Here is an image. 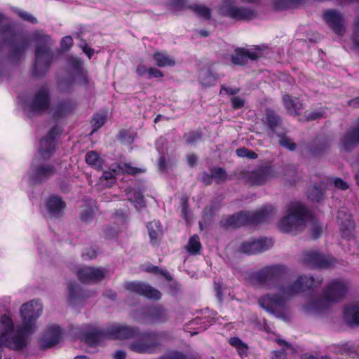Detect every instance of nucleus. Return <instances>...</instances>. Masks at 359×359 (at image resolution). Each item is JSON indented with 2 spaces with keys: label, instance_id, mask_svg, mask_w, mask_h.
Segmentation results:
<instances>
[{
  "label": "nucleus",
  "instance_id": "obj_2",
  "mask_svg": "<svg viewBox=\"0 0 359 359\" xmlns=\"http://www.w3.org/2000/svg\"><path fill=\"white\" fill-rule=\"evenodd\" d=\"M51 38L39 31L34 32L33 40L36 43L34 50V62L32 74L34 78H42L48 72L53 60L54 53L51 50Z\"/></svg>",
  "mask_w": 359,
  "mask_h": 359
},
{
  "label": "nucleus",
  "instance_id": "obj_23",
  "mask_svg": "<svg viewBox=\"0 0 359 359\" xmlns=\"http://www.w3.org/2000/svg\"><path fill=\"white\" fill-rule=\"evenodd\" d=\"M337 222L340 225L341 236L344 238L350 237L355 229V222L349 214L339 210L337 215Z\"/></svg>",
  "mask_w": 359,
  "mask_h": 359
},
{
  "label": "nucleus",
  "instance_id": "obj_5",
  "mask_svg": "<svg viewBox=\"0 0 359 359\" xmlns=\"http://www.w3.org/2000/svg\"><path fill=\"white\" fill-rule=\"evenodd\" d=\"M8 34V36L4 39V42L9 46L8 58L10 60L19 62L29 46V41L25 37H21L15 42L16 33L10 25L3 26L0 29V34Z\"/></svg>",
  "mask_w": 359,
  "mask_h": 359
},
{
  "label": "nucleus",
  "instance_id": "obj_22",
  "mask_svg": "<svg viewBox=\"0 0 359 359\" xmlns=\"http://www.w3.org/2000/svg\"><path fill=\"white\" fill-rule=\"evenodd\" d=\"M76 107V102L70 99L60 100L53 108V118L56 120L62 118L72 114Z\"/></svg>",
  "mask_w": 359,
  "mask_h": 359
},
{
  "label": "nucleus",
  "instance_id": "obj_56",
  "mask_svg": "<svg viewBox=\"0 0 359 359\" xmlns=\"http://www.w3.org/2000/svg\"><path fill=\"white\" fill-rule=\"evenodd\" d=\"M158 359H196L195 358H188L187 356L184 355V354L180 353V352H171L168 354H165L163 355L162 357H160Z\"/></svg>",
  "mask_w": 359,
  "mask_h": 359
},
{
  "label": "nucleus",
  "instance_id": "obj_18",
  "mask_svg": "<svg viewBox=\"0 0 359 359\" xmlns=\"http://www.w3.org/2000/svg\"><path fill=\"white\" fill-rule=\"evenodd\" d=\"M271 172V167L262 166L250 172H243L242 175L252 185L260 186L266 183Z\"/></svg>",
  "mask_w": 359,
  "mask_h": 359
},
{
  "label": "nucleus",
  "instance_id": "obj_11",
  "mask_svg": "<svg viewBox=\"0 0 359 359\" xmlns=\"http://www.w3.org/2000/svg\"><path fill=\"white\" fill-rule=\"evenodd\" d=\"M107 273V270L104 268L83 266L78 269L76 276L83 284H97L104 280Z\"/></svg>",
  "mask_w": 359,
  "mask_h": 359
},
{
  "label": "nucleus",
  "instance_id": "obj_30",
  "mask_svg": "<svg viewBox=\"0 0 359 359\" xmlns=\"http://www.w3.org/2000/svg\"><path fill=\"white\" fill-rule=\"evenodd\" d=\"M328 148L326 138L316 137L308 146V152L313 157H318L324 154Z\"/></svg>",
  "mask_w": 359,
  "mask_h": 359
},
{
  "label": "nucleus",
  "instance_id": "obj_8",
  "mask_svg": "<svg viewBox=\"0 0 359 359\" xmlns=\"http://www.w3.org/2000/svg\"><path fill=\"white\" fill-rule=\"evenodd\" d=\"M262 123L269 135H280L286 129L283 117L271 108L265 109Z\"/></svg>",
  "mask_w": 359,
  "mask_h": 359
},
{
  "label": "nucleus",
  "instance_id": "obj_20",
  "mask_svg": "<svg viewBox=\"0 0 359 359\" xmlns=\"http://www.w3.org/2000/svg\"><path fill=\"white\" fill-rule=\"evenodd\" d=\"M286 294L287 293L267 294L259 299V304L267 311L272 312L275 309L282 307L285 305L283 294Z\"/></svg>",
  "mask_w": 359,
  "mask_h": 359
},
{
  "label": "nucleus",
  "instance_id": "obj_50",
  "mask_svg": "<svg viewBox=\"0 0 359 359\" xmlns=\"http://www.w3.org/2000/svg\"><path fill=\"white\" fill-rule=\"evenodd\" d=\"M236 154L238 156L244 158L246 157L249 159H256L258 157L257 153L253 151L248 149L246 147H240L236 150Z\"/></svg>",
  "mask_w": 359,
  "mask_h": 359
},
{
  "label": "nucleus",
  "instance_id": "obj_49",
  "mask_svg": "<svg viewBox=\"0 0 359 359\" xmlns=\"http://www.w3.org/2000/svg\"><path fill=\"white\" fill-rule=\"evenodd\" d=\"M106 121L107 116L105 114L99 113L94 114L92 123V126L93 127V132L100 128L105 123Z\"/></svg>",
  "mask_w": 359,
  "mask_h": 359
},
{
  "label": "nucleus",
  "instance_id": "obj_54",
  "mask_svg": "<svg viewBox=\"0 0 359 359\" xmlns=\"http://www.w3.org/2000/svg\"><path fill=\"white\" fill-rule=\"evenodd\" d=\"M229 341L231 345L238 348L240 354L247 349V346L238 337H231Z\"/></svg>",
  "mask_w": 359,
  "mask_h": 359
},
{
  "label": "nucleus",
  "instance_id": "obj_14",
  "mask_svg": "<svg viewBox=\"0 0 359 359\" xmlns=\"http://www.w3.org/2000/svg\"><path fill=\"white\" fill-rule=\"evenodd\" d=\"M104 333L112 339H133L138 335L139 329L126 325L114 323L104 327Z\"/></svg>",
  "mask_w": 359,
  "mask_h": 359
},
{
  "label": "nucleus",
  "instance_id": "obj_53",
  "mask_svg": "<svg viewBox=\"0 0 359 359\" xmlns=\"http://www.w3.org/2000/svg\"><path fill=\"white\" fill-rule=\"evenodd\" d=\"M353 25L354 29L352 34V40L354 46L356 48H359V15L355 18Z\"/></svg>",
  "mask_w": 359,
  "mask_h": 359
},
{
  "label": "nucleus",
  "instance_id": "obj_26",
  "mask_svg": "<svg viewBox=\"0 0 359 359\" xmlns=\"http://www.w3.org/2000/svg\"><path fill=\"white\" fill-rule=\"evenodd\" d=\"M359 144V126L348 130L341 140V147L346 151H351Z\"/></svg>",
  "mask_w": 359,
  "mask_h": 359
},
{
  "label": "nucleus",
  "instance_id": "obj_7",
  "mask_svg": "<svg viewBox=\"0 0 359 359\" xmlns=\"http://www.w3.org/2000/svg\"><path fill=\"white\" fill-rule=\"evenodd\" d=\"M63 132L61 126L55 125L48 131L47 135L40 140L38 153L43 160H48L56 150V139Z\"/></svg>",
  "mask_w": 359,
  "mask_h": 359
},
{
  "label": "nucleus",
  "instance_id": "obj_57",
  "mask_svg": "<svg viewBox=\"0 0 359 359\" xmlns=\"http://www.w3.org/2000/svg\"><path fill=\"white\" fill-rule=\"evenodd\" d=\"M273 5L276 11H285L291 8L287 0H273Z\"/></svg>",
  "mask_w": 359,
  "mask_h": 359
},
{
  "label": "nucleus",
  "instance_id": "obj_44",
  "mask_svg": "<svg viewBox=\"0 0 359 359\" xmlns=\"http://www.w3.org/2000/svg\"><path fill=\"white\" fill-rule=\"evenodd\" d=\"M189 8L191 9L198 16L202 17L207 20H210L211 18V11L205 6L193 4L189 6Z\"/></svg>",
  "mask_w": 359,
  "mask_h": 359
},
{
  "label": "nucleus",
  "instance_id": "obj_51",
  "mask_svg": "<svg viewBox=\"0 0 359 359\" xmlns=\"http://www.w3.org/2000/svg\"><path fill=\"white\" fill-rule=\"evenodd\" d=\"M118 139L123 144H132L134 141L130 130L126 129H122L119 131Z\"/></svg>",
  "mask_w": 359,
  "mask_h": 359
},
{
  "label": "nucleus",
  "instance_id": "obj_42",
  "mask_svg": "<svg viewBox=\"0 0 359 359\" xmlns=\"http://www.w3.org/2000/svg\"><path fill=\"white\" fill-rule=\"evenodd\" d=\"M277 342L279 345L284 346V348L280 351H275L273 359H285L287 351H290L291 353H294V348L285 340L278 339Z\"/></svg>",
  "mask_w": 359,
  "mask_h": 359
},
{
  "label": "nucleus",
  "instance_id": "obj_1",
  "mask_svg": "<svg viewBox=\"0 0 359 359\" xmlns=\"http://www.w3.org/2000/svg\"><path fill=\"white\" fill-rule=\"evenodd\" d=\"M246 279L252 285L276 288L279 292H306L319 285L323 278L312 276H299L293 283H287V269L283 265L273 264L248 274Z\"/></svg>",
  "mask_w": 359,
  "mask_h": 359
},
{
  "label": "nucleus",
  "instance_id": "obj_33",
  "mask_svg": "<svg viewBox=\"0 0 359 359\" xmlns=\"http://www.w3.org/2000/svg\"><path fill=\"white\" fill-rule=\"evenodd\" d=\"M283 104L290 114L299 115L303 109V104L298 98L293 99L289 95L283 97Z\"/></svg>",
  "mask_w": 359,
  "mask_h": 359
},
{
  "label": "nucleus",
  "instance_id": "obj_43",
  "mask_svg": "<svg viewBox=\"0 0 359 359\" xmlns=\"http://www.w3.org/2000/svg\"><path fill=\"white\" fill-rule=\"evenodd\" d=\"M279 137L280 146L287 149L289 151H294L297 148V144L289 137L286 135V130L280 133V135H276Z\"/></svg>",
  "mask_w": 359,
  "mask_h": 359
},
{
  "label": "nucleus",
  "instance_id": "obj_24",
  "mask_svg": "<svg viewBox=\"0 0 359 359\" xmlns=\"http://www.w3.org/2000/svg\"><path fill=\"white\" fill-rule=\"evenodd\" d=\"M61 330L58 326L54 325L48 328L46 333L40 340V346L44 349L55 346L60 340Z\"/></svg>",
  "mask_w": 359,
  "mask_h": 359
},
{
  "label": "nucleus",
  "instance_id": "obj_25",
  "mask_svg": "<svg viewBox=\"0 0 359 359\" xmlns=\"http://www.w3.org/2000/svg\"><path fill=\"white\" fill-rule=\"evenodd\" d=\"M46 207L50 215L53 217H58L66 208V203L61 196L50 195L46 202Z\"/></svg>",
  "mask_w": 359,
  "mask_h": 359
},
{
  "label": "nucleus",
  "instance_id": "obj_38",
  "mask_svg": "<svg viewBox=\"0 0 359 359\" xmlns=\"http://www.w3.org/2000/svg\"><path fill=\"white\" fill-rule=\"evenodd\" d=\"M337 351L344 355L353 358L358 356V347L351 342H346L339 345L337 347Z\"/></svg>",
  "mask_w": 359,
  "mask_h": 359
},
{
  "label": "nucleus",
  "instance_id": "obj_40",
  "mask_svg": "<svg viewBox=\"0 0 359 359\" xmlns=\"http://www.w3.org/2000/svg\"><path fill=\"white\" fill-rule=\"evenodd\" d=\"M307 196L312 201L320 202L324 198L325 192L320 187L313 185L309 188Z\"/></svg>",
  "mask_w": 359,
  "mask_h": 359
},
{
  "label": "nucleus",
  "instance_id": "obj_17",
  "mask_svg": "<svg viewBox=\"0 0 359 359\" xmlns=\"http://www.w3.org/2000/svg\"><path fill=\"white\" fill-rule=\"evenodd\" d=\"M323 19L328 27L337 35H343L345 32L344 15L334 9L325 10L323 13Z\"/></svg>",
  "mask_w": 359,
  "mask_h": 359
},
{
  "label": "nucleus",
  "instance_id": "obj_63",
  "mask_svg": "<svg viewBox=\"0 0 359 359\" xmlns=\"http://www.w3.org/2000/svg\"><path fill=\"white\" fill-rule=\"evenodd\" d=\"M334 187L341 190H346L348 189V184L339 177H336L334 180Z\"/></svg>",
  "mask_w": 359,
  "mask_h": 359
},
{
  "label": "nucleus",
  "instance_id": "obj_29",
  "mask_svg": "<svg viewBox=\"0 0 359 359\" xmlns=\"http://www.w3.org/2000/svg\"><path fill=\"white\" fill-rule=\"evenodd\" d=\"M105 338H108L104 333V328L99 330L94 328L90 332L83 333L81 336V340L89 346H95L102 341Z\"/></svg>",
  "mask_w": 359,
  "mask_h": 359
},
{
  "label": "nucleus",
  "instance_id": "obj_39",
  "mask_svg": "<svg viewBox=\"0 0 359 359\" xmlns=\"http://www.w3.org/2000/svg\"><path fill=\"white\" fill-rule=\"evenodd\" d=\"M186 250L190 255H193L201 253L202 245L198 235L194 234L189 238Z\"/></svg>",
  "mask_w": 359,
  "mask_h": 359
},
{
  "label": "nucleus",
  "instance_id": "obj_10",
  "mask_svg": "<svg viewBox=\"0 0 359 359\" xmlns=\"http://www.w3.org/2000/svg\"><path fill=\"white\" fill-rule=\"evenodd\" d=\"M50 106V93L46 86H41L35 93L32 100L28 104L32 114H41L46 111Z\"/></svg>",
  "mask_w": 359,
  "mask_h": 359
},
{
  "label": "nucleus",
  "instance_id": "obj_9",
  "mask_svg": "<svg viewBox=\"0 0 359 359\" xmlns=\"http://www.w3.org/2000/svg\"><path fill=\"white\" fill-rule=\"evenodd\" d=\"M302 259L304 264L311 268L328 269L336 263V259L314 250L303 252Z\"/></svg>",
  "mask_w": 359,
  "mask_h": 359
},
{
  "label": "nucleus",
  "instance_id": "obj_45",
  "mask_svg": "<svg viewBox=\"0 0 359 359\" xmlns=\"http://www.w3.org/2000/svg\"><path fill=\"white\" fill-rule=\"evenodd\" d=\"M202 137V132L199 130L186 133L183 136L187 145L195 144L196 142L201 140Z\"/></svg>",
  "mask_w": 359,
  "mask_h": 359
},
{
  "label": "nucleus",
  "instance_id": "obj_28",
  "mask_svg": "<svg viewBox=\"0 0 359 359\" xmlns=\"http://www.w3.org/2000/svg\"><path fill=\"white\" fill-rule=\"evenodd\" d=\"M144 271L155 276H161L164 277L166 280L172 283L170 286L173 290L172 292H178L180 290V284L173 280L172 275L168 270L161 269L157 266L149 264L145 266Z\"/></svg>",
  "mask_w": 359,
  "mask_h": 359
},
{
  "label": "nucleus",
  "instance_id": "obj_31",
  "mask_svg": "<svg viewBox=\"0 0 359 359\" xmlns=\"http://www.w3.org/2000/svg\"><path fill=\"white\" fill-rule=\"evenodd\" d=\"M351 290V282L344 278H335L330 280L323 292H348Z\"/></svg>",
  "mask_w": 359,
  "mask_h": 359
},
{
  "label": "nucleus",
  "instance_id": "obj_48",
  "mask_svg": "<svg viewBox=\"0 0 359 359\" xmlns=\"http://www.w3.org/2000/svg\"><path fill=\"white\" fill-rule=\"evenodd\" d=\"M95 216V210L92 207L86 206L81 212V220L84 223H90Z\"/></svg>",
  "mask_w": 359,
  "mask_h": 359
},
{
  "label": "nucleus",
  "instance_id": "obj_46",
  "mask_svg": "<svg viewBox=\"0 0 359 359\" xmlns=\"http://www.w3.org/2000/svg\"><path fill=\"white\" fill-rule=\"evenodd\" d=\"M327 107H320L318 109L311 110L307 114L305 115L306 121H311L322 118L325 116Z\"/></svg>",
  "mask_w": 359,
  "mask_h": 359
},
{
  "label": "nucleus",
  "instance_id": "obj_3",
  "mask_svg": "<svg viewBox=\"0 0 359 359\" xmlns=\"http://www.w3.org/2000/svg\"><path fill=\"white\" fill-rule=\"evenodd\" d=\"M275 214V208L271 205L262 207L253 211H241L233 214L221 221L225 228L237 229L243 226L257 225L269 222Z\"/></svg>",
  "mask_w": 359,
  "mask_h": 359
},
{
  "label": "nucleus",
  "instance_id": "obj_55",
  "mask_svg": "<svg viewBox=\"0 0 359 359\" xmlns=\"http://www.w3.org/2000/svg\"><path fill=\"white\" fill-rule=\"evenodd\" d=\"M133 203H134L135 204V205H137V206L138 205L140 208L146 206L144 197L141 191H135L133 193Z\"/></svg>",
  "mask_w": 359,
  "mask_h": 359
},
{
  "label": "nucleus",
  "instance_id": "obj_12",
  "mask_svg": "<svg viewBox=\"0 0 359 359\" xmlns=\"http://www.w3.org/2000/svg\"><path fill=\"white\" fill-rule=\"evenodd\" d=\"M320 298L312 297L311 302L304 306L307 312H314L327 306L330 304L339 302L344 299V293H323Z\"/></svg>",
  "mask_w": 359,
  "mask_h": 359
},
{
  "label": "nucleus",
  "instance_id": "obj_15",
  "mask_svg": "<svg viewBox=\"0 0 359 359\" xmlns=\"http://www.w3.org/2000/svg\"><path fill=\"white\" fill-rule=\"evenodd\" d=\"M274 243L271 238H262L243 242L239 248L242 253L251 255L262 253L273 247Z\"/></svg>",
  "mask_w": 359,
  "mask_h": 359
},
{
  "label": "nucleus",
  "instance_id": "obj_59",
  "mask_svg": "<svg viewBox=\"0 0 359 359\" xmlns=\"http://www.w3.org/2000/svg\"><path fill=\"white\" fill-rule=\"evenodd\" d=\"M231 102L232 108L233 109H239L243 108L245 103L244 99H243L240 97H238V96L231 97Z\"/></svg>",
  "mask_w": 359,
  "mask_h": 359
},
{
  "label": "nucleus",
  "instance_id": "obj_6",
  "mask_svg": "<svg viewBox=\"0 0 359 359\" xmlns=\"http://www.w3.org/2000/svg\"><path fill=\"white\" fill-rule=\"evenodd\" d=\"M128 344V348L140 354H154L160 346L159 334L155 332L138 333Z\"/></svg>",
  "mask_w": 359,
  "mask_h": 359
},
{
  "label": "nucleus",
  "instance_id": "obj_16",
  "mask_svg": "<svg viewBox=\"0 0 359 359\" xmlns=\"http://www.w3.org/2000/svg\"><path fill=\"white\" fill-rule=\"evenodd\" d=\"M220 15L237 20H252L255 15L252 10L245 7H238L232 4L223 5L220 8Z\"/></svg>",
  "mask_w": 359,
  "mask_h": 359
},
{
  "label": "nucleus",
  "instance_id": "obj_19",
  "mask_svg": "<svg viewBox=\"0 0 359 359\" xmlns=\"http://www.w3.org/2000/svg\"><path fill=\"white\" fill-rule=\"evenodd\" d=\"M259 57L257 52L250 51L243 47H238L231 55V62L235 65L244 67L248 63V60H257Z\"/></svg>",
  "mask_w": 359,
  "mask_h": 359
},
{
  "label": "nucleus",
  "instance_id": "obj_37",
  "mask_svg": "<svg viewBox=\"0 0 359 359\" xmlns=\"http://www.w3.org/2000/svg\"><path fill=\"white\" fill-rule=\"evenodd\" d=\"M85 160L87 164L94 167L97 170H101L103 166V160L99 154L95 151H90L86 153Z\"/></svg>",
  "mask_w": 359,
  "mask_h": 359
},
{
  "label": "nucleus",
  "instance_id": "obj_61",
  "mask_svg": "<svg viewBox=\"0 0 359 359\" xmlns=\"http://www.w3.org/2000/svg\"><path fill=\"white\" fill-rule=\"evenodd\" d=\"M103 233L107 238H112L116 236L117 231L111 226H107L103 229Z\"/></svg>",
  "mask_w": 359,
  "mask_h": 359
},
{
  "label": "nucleus",
  "instance_id": "obj_64",
  "mask_svg": "<svg viewBox=\"0 0 359 359\" xmlns=\"http://www.w3.org/2000/svg\"><path fill=\"white\" fill-rule=\"evenodd\" d=\"M240 90H241V89L239 88H232L226 87L224 85H222L220 91H219V94H222V91H225V93L226 94H228L229 95H233L238 94L240 92Z\"/></svg>",
  "mask_w": 359,
  "mask_h": 359
},
{
  "label": "nucleus",
  "instance_id": "obj_52",
  "mask_svg": "<svg viewBox=\"0 0 359 359\" xmlns=\"http://www.w3.org/2000/svg\"><path fill=\"white\" fill-rule=\"evenodd\" d=\"M323 233V227L318 222H314L310 230V235L313 240L320 237Z\"/></svg>",
  "mask_w": 359,
  "mask_h": 359
},
{
  "label": "nucleus",
  "instance_id": "obj_34",
  "mask_svg": "<svg viewBox=\"0 0 359 359\" xmlns=\"http://www.w3.org/2000/svg\"><path fill=\"white\" fill-rule=\"evenodd\" d=\"M219 76L210 69H201L199 72L198 81L204 87L215 86Z\"/></svg>",
  "mask_w": 359,
  "mask_h": 359
},
{
  "label": "nucleus",
  "instance_id": "obj_21",
  "mask_svg": "<svg viewBox=\"0 0 359 359\" xmlns=\"http://www.w3.org/2000/svg\"><path fill=\"white\" fill-rule=\"evenodd\" d=\"M149 237V243L154 248L158 247L163 236V231L159 220L149 222L146 224Z\"/></svg>",
  "mask_w": 359,
  "mask_h": 359
},
{
  "label": "nucleus",
  "instance_id": "obj_4",
  "mask_svg": "<svg viewBox=\"0 0 359 359\" xmlns=\"http://www.w3.org/2000/svg\"><path fill=\"white\" fill-rule=\"evenodd\" d=\"M310 217L311 213L304 205L301 202H292L287 209V215L280 221V230L296 234Z\"/></svg>",
  "mask_w": 359,
  "mask_h": 359
},
{
  "label": "nucleus",
  "instance_id": "obj_47",
  "mask_svg": "<svg viewBox=\"0 0 359 359\" xmlns=\"http://www.w3.org/2000/svg\"><path fill=\"white\" fill-rule=\"evenodd\" d=\"M67 62L78 74H82L83 62L79 57L70 55L67 57Z\"/></svg>",
  "mask_w": 359,
  "mask_h": 359
},
{
  "label": "nucleus",
  "instance_id": "obj_36",
  "mask_svg": "<svg viewBox=\"0 0 359 359\" xmlns=\"http://www.w3.org/2000/svg\"><path fill=\"white\" fill-rule=\"evenodd\" d=\"M153 59L156 66L159 67H173L175 65V61L170 58L166 53L156 51L153 54Z\"/></svg>",
  "mask_w": 359,
  "mask_h": 359
},
{
  "label": "nucleus",
  "instance_id": "obj_32",
  "mask_svg": "<svg viewBox=\"0 0 359 359\" xmlns=\"http://www.w3.org/2000/svg\"><path fill=\"white\" fill-rule=\"evenodd\" d=\"M123 286L127 292H159L148 283L138 280L126 281Z\"/></svg>",
  "mask_w": 359,
  "mask_h": 359
},
{
  "label": "nucleus",
  "instance_id": "obj_60",
  "mask_svg": "<svg viewBox=\"0 0 359 359\" xmlns=\"http://www.w3.org/2000/svg\"><path fill=\"white\" fill-rule=\"evenodd\" d=\"M17 14L22 20L28 21L32 24H35L37 22V20L35 17L25 11H18L17 12Z\"/></svg>",
  "mask_w": 359,
  "mask_h": 359
},
{
  "label": "nucleus",
  "instance_id": "obj_58",
  "mask_svg": "<svg viewBox=\"0 0 359 359\" xmlns=\"http://www.w3.org/2000/svg\"><path fill=\"white\" fill-rule=\"evenodd\" d=\"M73 45V39L71 36H64L60 41V48L62 50H68Z\"/></svg>",
  "mask_w": 359,
  "mask_h": 359
},
{
  "label": "nucleus",
  "instance_id": "obj_13",
  "mask_svg": "<svg viewBox=\"0 0 359 359\" xmlns=\"http://www.w3.org/2000/svg\"><path fill=\"white\" fill-rule=\"evenodd\" d=\"M56 173L55 165L49 163L32 164L29 179L36 184L47 182Z\"/></svg>",
  "mask_w": 359,
  "mask_h": 359
},
{
  "label": "nucleus",
  "instance_id": "obj_41",
  "mask_svg": "<svg viewBox=\"0 0 359 359\" xmlns=\"http://www.w3.org/2000/svg\"><path fill=\"white\" fill-rule=\"evenodd\" d=\"M212 179L215 180L216 184H219L227 180V173L224 168L222 167H213L210 169Z\"/></svg>",
  "mask_w": 359,
  "mask_h": 359
},
{
  "label": "nucleus",
  "instance_id": "obj_27",
  "mask_svg": "<svg viewBox=\"0 0 359 359\" xmlns=\"http://www.w3.org/2000/svg\"><path fill=\"white\" fill-rule=\"evenodd\" d=\"M344 318L351 326H359V302L347 304L344 309Z\"/></svg>",
  "mask_w": 359,
  "mask_h": 359
},
{
  "label": "nucleus",
  "instance_id": "obj_62",
  "mask_svg": "<svg viewBox=\"0 0 359 359\" xmlns=\"http://www.w3.org/2000/svg\"><path fill=\"white\" fill-rule=\"evenodd\" d=\"M163 76V72L155 68V67H149L147 79H150L151 78L160 79Z\"/></svg>",
  "mask_w": 359,
  "mask_h": 359
},
{
  "label": "nucleus",
  "instance_id": "obj_35",
  "mask_svg": "<svg viewBox=\"0 0 359 359\" xmlns=\"http://www.w3.org/2000/svg\"><path fill=\"white\" fill-rule=\"evenodd\" d=\"M117 168L123 175L131 176H136L147 172L146 168L134 167L130 163L128 162H121L118 163Z\"/></svg>",
  "mask_w": 359,
  "mask_h": 359
}]
</instances>
